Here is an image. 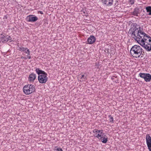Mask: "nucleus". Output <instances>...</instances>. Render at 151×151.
Listing matches in <instances>:
<instances>
[{"mask_svg":"<svg viewBox=\"0 0 151 151\" xmlns=\"http://www.w3.org/2000/svg\"><path fill=\"white\" fill-rule=\"evenodd\" d=\"M36 72L39 75L38 79L39 83H45L47 81V74L44 71L40 70L39 68H37L35 70Z\"/></svg>","mask_w":151,"mask_h":151,"instance_id":"nucleus-1","label":"nucleus"},{"mask_svg":"<svg viewBox=\"0 0 151 151\" xmlns=\"http://www.w3.org/2000/svg\"><path fill=\"white\" fill-rule=\"evenodd\" d=\"M142 49L139 46L134 45L132 46L130 50L131 54L134 58H139L141 55Z\"/></svg>","mask_w":151,"mask_h":151,"instance_id":"nucleus-2","label":"nucleus"},{"mask_svg":"<svg viewBox=\"0 0 151 151\" xmlns=\"http://www.w3.org/2000/svg\"><path fill=\"white\" fill-rule=\"evenodd\" d=\"M23 92L26 95L29 94L35 90V86L31 84L25 85L23 88Z\"/></svg>","mask_w":151,"mask_h":151,"instance_id":"nucleus-3","label":"nucleus"},{"mask_svg":"<svg viewBox=\"0 0 151 151\" xmlns=\"http://www.w3.org/2000/svg\"><path fill=\"white\" fill-rule=\"evenodd\" d=\"M139 75L140 77L143 78L146 82H150L151 80V75L149 73H140Z\"/></svg>","mask_w":151,"mask_h":151,"instance_id":"nucleus-4","label":"nucleus"},{"mask_svg":"<svg viewBox=\"0 0 151 151\" xmlns=\"http://www.w3.org/2000/svg\"><path fill=\"white\" fill-rule=\"evenodd\" d=\"M93 132L94 134V136L96 137L99 139L102 136L104 135V133H103L102 130L94 129L93 131Z\"/></svg>","mask_w":151,"mask_h":151,"instance_id":"nucleus-5","label":"nucleus"},{"mask_svg":"<svg viewBox=\"0 0 151 151\" xmlns=\"http://www.w3.org/2000/svg\"><path fill=\"white\" fill-rule=\"evenodd\" d=\"M146 142L149 151H151V137L149 134H146Z\"/></svg>","mask_w":151,"mask_h":151,"instance_id":"nucleus-6","label":"nucleus"},{"mask_svg":"<svg viewBox=\"0 0 151 151\" xmlns=\"http://www.w3.org/2000/svg\"><path fill=\"white\" fill-rule=\"evenodd\" d=\"M27 21L29 22H35L37 21L38 18L37 17L34 15H29L27 17Z\"/></svg>","mask_w":151,"mask_h":151,"instance_id":"nucleus-7","label":"nucleus"},{"mask_svg":"<svg viewBox=\"0 0 151 151\" xmlns=\"http://www.w3.org/2000/svg\"><path fill=\"white\" fill-rule=\"evenodd\" d=\"M36 78V75L32 73L29 75L28 78V80L30 83H33Z\"/></svg>","mask_w":151,"mask_h":151,"instance_id":"nucleus-8","label":"nucleus"},{"mask_svg":"<svg viewBox=\"0 0 151 151\" xmlns=\"http://www.w3.org/2000/svg\"><path fill=\"white\" fill-rule=\"evenodd\" d=\"M11 38L9 36L7 35L5 36L4 35H2L0 38L1 42L3 43H6L9 40H10Z\"/></svg>","mask_w":151,"mask_h":151,"instance_id":"nucleus-9","label":"nucleus"},{"mask_svg":"<svg viewBox=\"0 0 151 151\" xmlns=\"http://www.w3.org/2000/svg\"><path fill=\"white\" fill-rule=\"evenodd\" d=\"M96 41L95 37L93 35L91 36L87 40V42L89 44H92L93 43Z\"/></svg>","mask_w":151,"mask_h":151,"instance_id":"nucleus-10","label":"nucleus"},{"mask_svg":"<svg viewBox=\"0 0 151 151\" xmlns=\"http://www.w3.org/2000/svg\"><path fill=\"white\" fill-rule=\"evenodd\" d=\"M113 0H101L102 2L107 6H110L113 4Z\"/></svg>","mask_w":151,"mask_h":151,"instance_id":"nucleus-11","label":"nucleus"},{"mask_svg":"<svg viewBox=\"0 0 151 151\" xmlns=\"http://www.w3.org/2000/svg\"><path fill=\"white\" fill-rule=\"evenodd\" d=\"M106 135L104 134L99 139L101 141L104 143H106L108 141V137H105Z\"/></svg>","mask_w":151,"mask_h":151,"instance_id":"nucleus-12","label":"nucleus"},{"mask_svg":"<svg viewBox=\"0 0 151 151\" xmlns=\"http://www.w3.org/2000/svg\"><path fill=\"white\" fill-rule=\"evenodd\" d=\"M139 9L136 8L134 9V10L132 14L134 16H137L138 14L139 13Z\"/></svg>","mask_w":151,"mask_h":151,"instance_id":"nucleus-13","label":"nucleus"},{"mask_svg":"<svg viewBox=\"0 0 151 151\" xmlns=\"http://www.w3.org/2000/svg\"><path fill=\"white\" fill-rule=\"evenodd\" d=\"M24 51L27 54V57H28V58L29 59H30L31 58V56L30 55V52L29 50L27 48L26 50Z\"/></svg>","mask_w":151,"mask_h":151,"instance_id":"nucleus-14","label":"nucleus"},{"mask_svg":"<svg viewBox=\"0 0 151 151\" xmlns=\"http://www.w3.org/2000/svg\"><path fill=\"white\" fill-rule=\"evenodd\" d=\"M147 12H149V15H151V6H148L146 8Z\"/></svg>","mask_w":151,"mask_h":151,"instance_id":"nucleus-15","label":"nucleus"},{"mask_svg":"<svg viewBox=\"0 0 151 151\" xmlns=\"http://www.w3.org/2000/svg\"><path fill=\"white\" fill-rule=\"evenodd\" d=\"M27 49V48L24 47L22 46H21L19 47V50L21 51H24L25 50H26Z\"/></svg>","mask_w":151,"mask_h":151,"instance_id":"nucleus-16","label":"nucleus"},{"mask_svg":"<svg viewBox=\"0 0 151 151\" xmlns=\"http://www.w3.org/2000/svg\"><path fill=\"white\" fill-rule=\"evenodd\" d=\"M109 118L110 122L112 123L113 122L114 119L113 117L111 115H109Z\"/></svg>","mask_w":151,"mask_h":151,"instance_id":"nucleus-17","label":"nucleus"},{"mask_svg":"<svg viewBox=\"0 0 151 151\" xmlns=\"http://www.w3.org/2000/svg\"><path fill=\"white\" fill-rule=\"evenodd\" d=\"M129 2L131 5H132L134 3V0H129Z\"/></svg>","mask_w":151,"mask_h":151,"instance_id":"nucleus-18","label":"nucleus"},{"mask_svg":"<svg viewBox=\"0 0 151 151\" xmlns=\"http://www.w3.org/2000/svg\"><path fill=\"white\" fill-rule=\"evenodd\" d=\"M21 58L22 59H24V60H26L28 58V57H24V56H21Z\"/></svg>","mask_w":151,"mask_h":151,"instance_id":"nucleus-19","label":"nucleus"},{"mask_svg":"<svg viewBox=\"0 0 151 151\" xmlns=\"http://www.w3.org/2000/svg\"><path fill=\"white\" fill-rule=\"evenodd\" d=\"M58 151H63L62 149L60 148H57L56 149Z\"/></svg>","mask_w":151,"mask_h":151,"instance_id":"nucleus-20","label":"nucleus"},{"mask_svg":"<svg viewBox=\"0 0 151 151\" xmlns=\"http://www.w3.org/2000/svg\"><path fill=\"white\" fill-rule=\"evenodd\" d=\"M38 12H39L40 14H43V12L42 11H39Z\"/></svg>","mask_w":151,"mask_h":151,"instance_id":"nucleus-21","label":"nucleus"},{"mask_svg":"<svg viewBox=\"0 0 151 151\" xmlns=\"http://www.w3.org/2000/svg\"><path fill=\"white\" fill-rule=\"evenodd\" d=\"M85 76L84 75H82L81 76V79H82V78H84Z\"/></svg>","mask_w":151,"mask_h":151,"instance_id":"nucleus-22","label":"nucleus"},{"mask_svg":"<svg viewBox=\"0 0 151 151\" xmlns=\"http://www.w3.org/2000/svg\"><path fill=\"white\" fill-rule=\"evenodd\" d=\"M1 74H0V78H1Z\"/></svg>","mask_w":151,"mask_h":151,"instance_id":"nucleus-23","label":"nucleus"},{"mask_svg":"<svg viewBox=\"0 0 151 151\" xmlns=\"http://www.w3.org/2000/svg\"><path fill=\"white\" fill-rule=\"evenodd\" d=\"M57 147L56 146V147H55V148H56V147Z\"/></svg>","mask_w":151,"mask_h":151,"instance_id":"nucleus-24","label":"nucleus"}]
</instances>
